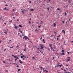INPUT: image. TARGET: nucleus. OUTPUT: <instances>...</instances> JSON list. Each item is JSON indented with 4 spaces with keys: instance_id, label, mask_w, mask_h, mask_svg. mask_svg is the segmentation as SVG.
Masks as SVG:
<instances>
[{
    "instance_id": "1",
    "label": "nucleus",
    "mask_w": 73,
    "mask_h": 73,
    "mask_svg": "<svg viewBox=\"0 0 73 73\" xmlns=\"http://www.w3.org/2000/svg\"><path fill=\"white\" fill-rule=\"evenodd\" d=\"M66 61L68 62V61H70V57H68L67 59V60Z\"/></svg>"
},
{
    "instance_id": "2",
    "label": "nucleus",
    "mask_w": 73,
    "mask_h": 73,
    "mask_svg": "<svg viewBox=\"0 0 73 73\" xmlns=\"http://www.w3.org/2000/svg\"><path fill=\"white\" fill-rule=\"evenodd\" d=\"M3 10H6V11H9V10L8 9H7V7H5V8L3 9Z\"/></svg>"
},
{
    "instance_id": "3",
    "label": "nucleus",
    "mask_w": 73,
    "mask_h": 73,
    "mask_svg": "<svg viewBox=\"0 0 73 73\" xmlns=\"http://www.w3.org/2000/svg\"><path fill=\"white\" fill-rule=\"evenodd\" d=\"M25 11H26V10L24 9L21 12L23 14H24V12H25Z\"/></svg>"
},
{
    "instance_id": "4",
    "label": "nucleus",
    "mask_w": 73,
    "mask_h": 73,
    "mask_svg": "<svg viewBox=\"0 0 73 73\" xmlns=\"http://www.w3.org/2000/svg\"><path fill=\"white\" fill-rule=\"evenodd\" d=\"M24 38H25V40H27V36L25 35L23 37V39H24Z\"/></svg>"
},
{
    "instance_id": "5",
    "label": "nucleus",
    "mask_w": 73,
    "mask_h": 73,
    "mask_svg": "<svg viewBox=\"0 0 73 73\" xmlns=\"http://www.w3.org/2000/svg\"><path fill=\"white\" fill-rule=\"evenodd\" d=\"M44 46H41V47L40 48V49H44Z\"/></svg>"
},
{
    "instance_id": "6",
    "label": "nucleus",
    "mask_w": 73,
    "mask_h": 73,
    "mask_svg": "<svg viewBox=\"0 0 73 73\" xmlns=\"http://www.w3.org/2000/svg\"><path fill=\"white\" fill-rule=\"evenodd\" d=\"M54 27H56V23H54Z\"/></svg>"
},
{
    "instance_id": "7",
    "label": "nucleus",
    "mask_w": 73,
    "mask_h": 73,
    "mask_svg": "<svg viewBox=\"0 0 73 73\" xmlns=\"http://www.w3.org/2000/svg\"><path fill=\"white\" fill-rule=\"evenodd\" d=\"M62 32H63V33H64V34H65V31H64V30H62Z\"/></svg>"
},
{
    "instance_id": "8",
    "label": "nucleus",
    "mask_w": 73,
    "mask_h": 73,
    "mask_svg": "<svg viewBox=\"0 0 73 73\" xmlns=\"http://www.w3.org/2000/svg\"><path fill=\"white\" fill-rule=\"evenodd\" d=\"M14 28L16 29H17V27L15 25H14Z\"/></svg>"
},
{
    "instance_id": "9",
    "label": "nucleus",
    "mask_w": 73,
    "mask_h": 73,
    "mask_svg": "<svg viewBox=\"0 0 73 73\" xmlns=\"http://www.w3.org/2000/svg\"><path fill=\"white\" fill-rule=\"evenodd\" d=\"M43 71L44 72H45V71H46V73H48V71H47L46 70H44Z\"/></svg>"
},
{
    "instance_id": "10",
    "label": "nucleus",
    "mask_w": 73,
    "mask_h": 73,
    "mask_svg": "<svg viewBox=\"0 0 73 73\" xmlns=\"http://www.w3.org/2000/svg\"><path fill=\"white\" fill-rule=\"evenodd\" d=\"M52 46H53L52 44H50V48H52Z\"/></svg>"
},
{
    "instance_id": "11",
    "label": "nucleus",
    "mask_w": 73,
    "mask_h": 73,
    "mask_svg": "<svg viewBox=\"0 0 73 73\" xmlns=\"http://www.w3.org/2000/svg\"><path fill=\"white\" fill-rule=\"evenodd\" d=\"M19 62H20V63H23V61H22L20 60H19Z\"/></svg>"
},
{
    "instance_id": "12",
    "label": "nucleus",
    "mask_w": 73,
    "mask_h": 73,
    "mask_svg": "<svg viewBox=\"0 0 73 73\" xmlns=\"http://www.w3.org/2000/svg\"><path fill=\"white\" fill-rule=\"evenodd\" d=\"M4 33H5L6 35H7V31H5V32H4Z\"/></svg>"
},
{
    "instance_id": "13",
    "label": "nucleus",
    "mask_w": 73,
    "mask_h": 73,
    "mask_svg": "<svg viewBox=\"0 0 73 73\" xmlns=\"http://www.w3.org/2000/svg\"><path fill=\"white\" fill-rule=\"evenodd\" d=\"M43 41L44 42V43H45V42H46L45 41V39H43Z\"/></svg>"
},
{
    "instance_id": "14",
    "label": "nucleus",
    "mask_w": 73,
    "mask_h": 73,
    "mask_svg": "<svg viewBox=\"0 0 73 73\" xmlns=\"http://www.w3.org/2000/svg\"><path fill=\"white\" fill-rule=\"evenodd\" d=\"M19 27H20V28H22V26H21V25H19Z\"/></svg>"
},
{
    "instance_id": "15",
    "label": "nucleus",
    "mask_w": 73,
    "mask_h": 73,
    "mask_svg": "<svg viewBox=\"0 0 73 73\" xmlns=\"http://www.w3.org/2000/svg\"><path fill=\"white\" fill-rule=\"evenodd\" d=\"M47 9H48V11H49V7H48Z\"/></svg>"
},
{
    "instance_id": "16",
    "label": "nucleus",
    "mask_w": 73,
    "mask_h": 73,
    "mask_svg": "<svg viewBox=\"0 0 73 73\" xmlns=\"http://www.w3.org/2000/svg\"><path fill=\"white\" fill-rule=\"evenodd\" d=\"M21 70V69H18L17 70H18V72H20V71Z\"/></svg>"
},
{
    "instance_id": "17",
    "label": "nucleus",
    "mask_w": 73,
    "mask_h": 73,
    "mask_svg": "<svg viewBox=\"0 0 73 73\" xmlns=\"http://www.w3.org/2000/svg\"><path fill=\"white\" fill-rule=\"evenodd\" d=\"M61 10L60 9L58 8H57V10H58V11H59V10Z\"/></svg>"
},
{
    "instance_id": "18",
    "label": "nucleus",
    "mask_w": 73,
    "mask_h": 73,
    "mask_svg": "<svg viewBox=\"0 0 73 73\" xmlns=\"http://www.w3.org/2000/svg\"><path fill=\"white\" fill-rule=\"evenodd\" d=\"M61 52H65V51L64 50H62V51H61Z\"/></svg>"
},
{
    "instance_id": "19",
    "label": "nucleus",
    "mask_w": 73,
    "mask_h": 73,
    "mask_svg": "<svg viewBox=\"0 0 73 73\" xmlns=\"http://www.w3.org/2000/svg\"><path fill=\"white\" fill-rule=\"evenodd\" d=\"M31 11H34V9H31Z\"/></svg>"
},
{
    "instance_id": "20",
    "label": "nucleus",
    "mask_w": 73,
    "mask_h": 73,
    "mask_svg": "<svg viewBox=\"0 0 73 73\" xmlns=\"http://www.w3.org/2000/svg\"><path fill=\"white\" fill-rule=\"evenodd\" d=\"M40 27H41V25H40V26H38V28H40Z\"/></svg>"
},
{
    "instance_id": "21",
    "label": "nucleus",
    "mask_w": 73,
    "mask_h": 73,
    "mask_svg": "<svg viewBox=\"0 0 73 73\" xmlns=\"http://www.w3.org/2000/svg\"><path fill=\"white\" fill-rule=\"evenodd\" d=\"M68 3H71V1H70V0L68 1Z\"/></svg>"
},
{
    "instance_id": "22",
    "label": "nucleus",
    "mask_w": 73,
    "mask_h": 73,
    "mask_svg": "<svg viewBox=\"0 0 73 73\" xmlns=\"http://www.w3.org/2000/svg\"><path fill=\"white\" fill-rule=\"evenodd\" d=\"M62 66V65H59V66H60V68H61V66Z\"/></svg>"
},
{
    "instance_id": "23",
    "label": "nucleus",
    "mask_w": 73,
    "mask_h": 73,
    "mask_svg": "<svg viewBox=\"0 0 73 73\" xmlns=\"http://www.w3.org/2000/svg\"><path fill=\"white\" fill-rule=\"evenodd\" d=\"M23 58V56H21V58Z\"/></svg>"
},
{
    "instance_id": "24",
    "label": "nucleus",
    "mask_w": 73,
    "mask_h": 73,
    "mask_svg": "<svg viewBox=\"0 0 73 73\" xmlns=\"http://www.w3.org/2000/svg\"><path fill=\"white\" fill-rule=\"evenodd\" d=\"M7 50V49H4L3 50V51H4V52H5V51Z\"/></svg>"
},
{
    "instance_id": "25",
    "label": "nucleus",
    "mask_w": 73,
    "mask_h": 73,
    "mask_svg": "<svg viewBox=\"0 0 73 73\" xmlns=\"http://www.w3.org/2000/svg\"><path fill=\"white\" fill-rule=\"evenodd\" d=\"M62 55H65V54H64V52L62 53Z\"/></svg>"
},
{
    "instance_id": "26",
    "label": "nucleus",
    "mask_w": 73,
    "mask_h": 73,
    "mask_svg": "<svg viewBox=\"0 0 73 73\" xmlns=\"http://www.w3.org/2000/svg\"><path fill=\"white\" fill-rule=\"evenodd\" d=\"M64 14H65V16H66V15H67V14L66 13H65Z\"/></svg>"
},
{
    "instance_id": "27",
    "label": "nucleus",
    "mask_w": 73,
    "mask_h": 73,
    "mask_svg": "<svg viewBox=\"0 0 73 73\" xmlns=\"http://www.w3.org/2000/svg\"><path fill=\"white\" fill-rule=\"evenodd\" d=\"M5 6H6V7H8V5L6 4V5H5Z\"/></svg>"
},
{
    "instance_id": "28",
    "label": "nucleus",
    "mask_w": 73,
    "mask_h": 73,
    "mask_svg": "<svg viewBox=\"0 0 73 73\" xmlns=\"http://www.w3.org/2000/svg\"><path fill=\"white\" fill-rule=\"evenodd\" d=\"M13 46H12V47H10V48H13Z\"/></svg>"
},
{
    "instance_id": "29",
    "label": "nucleus",
    "mask_w": 73,
    "mask_h": 73,
    "mask_svg": "<svg viewBox=\"0 0 73 73\" xmlns=\"http://www.w3.org/2000/svg\"><path fill=\"white\" fill-rule=\"evenodd\" d=\"M41 23H40V24H41L42 23V21H41Z\"/></svg>"
},
{
    "instance_id": "30",
    "label": "nucleus",
    "mask_w": 73,
    "mask_h": 73,
    "mask_svg": "<svg viewBox=\"0 0 73 73\" xmlns=\"http://www.w3.org/2000/svg\"><path fill=\"white\" fill-rule=\"evenodd\" d=\"M27 38L29 40V38H28V37H27Z\"/></svg>"
},
{
    "instance_id": "31",
    "label": "nucleus",
    "mask_w": 73,
    "mask_h": 73,
    "mask_svg": "<svg viewBox=\"0 0 73 73\" xmlns=\"http://www.w3.org/2000/svg\"><path fill=\"white\" fill-rule=\"evenodd\" d=\"M67 53H68V54H69L70 52H68Z\"/></svg>"
},
{
    "instance_id": "32",
    "label": "nucleus",
    "mask_w": 73,
    "mask_h": 73,
    "mask_svg": "<svg viewBox=\"0 0 73 73\" xmlns=\"http://www.w3.org/2000/svg\"><path fill=\"white\" fill-rule=\"evenodd\" d=\"M20 37L21 38H22V37L21 36V35H20Z\"/></svg>"
},
{
    "instance_id": "33",
    "label": "nucleus",
    "mask_w": 73,
    "mask_h": 73,
    "mask_svg": "<svg viewBox=\"0 0 73 73\" xmlns=\"http://www.w3.org/2000/svg\"><path fill=\"white\" fill-rule=\"evenodd\" d=\"M36 53H39V52H37V51L36 52Z\"/></svg>"
},
{
    "instance_id": "34",
    "label": "nucleus",
    "mask_w": 73,
    "mask_h": 73,
    "mask_svg": "<svg viewBox=\"0 0 73 73\" xmlns=\"http://www.w3.org/2000/svg\"><path fill=\"white\" fill-rule=\"evenodd\" d=\"M20 32H21V33H23V32H22V31H20Z\"/></svg>"
},
{
    "instance_id": "35",
    "label": "nucleus",
    "mask_w": 73,
    "mask_h": 73,
    "mask_svg": "<svg viewBox=\"0 0 73 73\" xmlns=\"http://www.w3.org/2000/svg\"><path fill=\"white\" fill-rule=\"evenodd\" d=\"M21 55H22V56L23 55V54L21 53V54L20 56H21Z\"/></svg>"
},
{
    "instance_id": "36",
    "label": "nucleus",
    "mask_w": 73,
    "mask_h": 73,
    "mask_svg": "<svg viewBox=\"0 0 73 73\" xmlns=\"http://www.w3.org/2000/svg\"><path fill=\"white\" fill-rule=\"evenodd\" d=\"M16 59H19V57H17L16 58Z\"/></svg>"
},
{
    "instance_id": "37",
    "label": "nucleus",
    "mask_w": 73,
    "mask_h": 73,
    "mask_svg": "<svg viewBox=\"0 0 73 73\" xmlns=\"http://www.w3.org/2000/svg\"><path fill=\"white\" fill-rule=\"evenodd\" d=\"M54 33H55V35H56V32H54Z\"/></svg>"
},
{
    "instance_id": "38",
    "label": "nucleus",
    "mask_w": 73,
    "mask_h": 73,
    "mask_svg": "<svg viewBox=\"0 0 73 73\" xmlns=\"http://www.w3.org/2000/svg\"><path fill=\"white\" fill-rule=\"evenodd\" d=\"M29 3H31V1H29Z\"/></svg>"
},
{
    "instance_id": "39",
    "label": "nucleus",
    "mask_w": 73,
    "mask_h": 73,
    "mask_svg": "<svg viewBox=\"0 0 73 73\" xmlns=\"http://www.w3.org/2000/svg\"><path fill=\"white\" fill-rule=\"evenodd\" d=\"M60 35H59V36H57V37H60Z\"/></svg>"
},
{
    "instance_id": "40",
    "label": "nucleus",
    "mask_w": 73,
    "mask_h": 73,
    "mask_svg": "<svg viewBox=\"0 0 73 73\" xmlns=\"http://www.w3.org/2000/svg\"><path fill=\"white\" fill-rule=\"evenodd\" d=\"M51 50H52V49H53V47H51Z\"/></svg>"
},
{
    "instance_id": "41",
    "label": "nucleus",
    "mask_w": 73,
    "mask_h": 73,
    "mask_svg": "<svg viewBox=\"0 0 73 73\" xmlns=\"http://www.w3.org/2000/svg\"><path fill=\"white\" fill-rule=\"evenodd\" d=\"M62 22L63 23V24H64V23H65V22H64V21H62Z\"/></svg>"
},
{
    "instance_id": "42",
    "label": "nucleus",
    "mask_w": 73,
    "mask_h": 73,
    "mask_svg": "<svg viewBox=\"0 0 73 73\" xmlns=\"http://www.w3.org/2000/svg\"><path fill=\"white\" fill-rule=\"evenodd\" d=\"M58 45H61V44H60V43H59L58 44Z\"/></svg>"
},
{
    "instance_id": "43",
    "label": "nucleus",
    "mask_w": 73,
    "mask_h": 73,
    "mask_svg": "<svg viewBox=\"0 0 73 73\" xmlns=\"http://www.w3.org/2000/svg\"><path fill=\"white\" fill-rule=\"evenodd\" d=\"M23 50L24 51H26V49H24V50Z\"/></svg>"
},
{
    "instance_id": "44",
    "label": "nucleus",
    "mask_w": 73,
    "mask_h": 73,
    "mask_svg": "<svg viewBox=\"0 0 73 73\" xmlns=\"http://www.w3.org/2000/svg\"><path fill=\"white\" fill-rule=\"evenodd\" d=\"M32 58H33V59H35V57H33Z\"/></svg>"
},
{
    "instance_id": "45",
    "label": "nucleus",
    "mask_w": 73,
    "mask_h": 73,
    "mask_svg": "<svg viewBox=\"0 0 73 73\" xmlns=\"http://www.w3.org/2000/svg\"><path fill=\"white\" fill-rule=\"evenodd\" d=\"M3 63H5V62L4 61H3Z\"/></svg>"
},
{
    "instance_id": "46",
    "label": "nucleus",
    "mask_w": 73,
    "mask_h": 73,
    "mask_svg": "<svg viewBox=\"0 0 73 73\" xmlns=\"http://www.w3.org/2000/svg\"><path fill=\"white\" fill-rule=\"evenodd\" d=\"M29 23H30V24H31V22L30 21H29Z\"/></svg>"
},
{
    "instance_id": "47",
    "label": "nucleus",
    "mask_w": 73,
    "mask_h": 73,
    "mask_svg": "<svg viewBox=\"0 0 73 73\" xmlns=\"http://www.w3.org/2000/svg\"><path fill=\"white\" fill-rule=\"evenodd\" d=\"M23 57H25V56H24V55H23Z\"/></svg>"
},
{
    "instance_id": "48",
    "label": "nucleus",
    "mask_w": 73,
    "mask_h": 73,
    "mask_svg": "<svg viewBox=\"0 0 73 73\" xmlns=\"http://www.w3.org/2000/svg\"><path fill=\"white\" fill-rule=\"evenodd\" d=\"M19 31H21V30H20V29H19Z\"/></svg>"
},
{
    "instance_id": "49",
    "label": "nucleus",
    "mask_w": 73,
    "mask_h": 73,
    "mask_svg": "<svg viewBox=\"0 0 73 73\" xmlns=\"http://www.w3.org/2000/svg\"><path fill=\"white\" fill-rule=\"evenodd\" d=\"M40 40H42V37H41V38H40Z\"/></svg>"
},
{
    "instance_id": "50",
    "label": "nucleus",
    "mask_w": 73,
    "mask_h": 73,
    "mask_svg": "<svg viewBox=\"0 0 73 73\" xmlns=\"http://www.w3.org/2000/svg\"><path fill=\"white\" fill-rule=\"evenodd\" d=\"M48 50L49 51H50V49H49V48H48Z\"/></svg>"
},
{
    "instance_id": "51",
    "label": "nucleus",
    "mask_w": 73,
    "mask_h": 73,
    "mask_svg": "<svg viewBox=\"0 0 73 73\" xmlns=\"http://www.w3.org/2000/svg\"><path fill=\"white\" fill-rule=\"evenodd\" d=\"M23 60H25V58H23Z\"/></svg>"
},
{
    "instance_id": "52",
    "label": "nucleus",
    "mask_w": 73,
    "mask_h": 73,
    "mask_svg": "<svg viewBox=\"0 0 73 73\" xmlns=\"http://www.w3.org/2000/svg\"><path fill=\"white\" fill-rule=\"evenodd\" d=\"M70 20H71L70 19V18H69V21H70Z\"/></svg>"
},
{
    "instance_id": "53",
    "label": "nucleus",
    "mask_w": 73,
    "mask_h": 73,
    "mask_svg": "<svg viewBox=\"0 0 73 73\" xmlns=\"http://www.w3.org/2000/svg\"><path fill=\"white\" fill-rule=\"evenodd\" d=\"M15 61H17V59H15Z\"/></svg>"
},
{
    "instance_id": "54",
    "label": "nucleus",
    "mask_w": 73,
    "mask_h": 73,
    "mask_svg": "<svg viewBox=\"0 0 73 73\" xmlns=\"http://www.w3.org/2000/svg\"><path fill=\"white\" fill-rule=\"evenodd\" d=\"M19 66H18V65H17V67H19Z\"/></svg>"
},
{
    "instance_id": "55",
    "label": "nucleus",
    "mask_w": 73,
    "mask_h": 73,
    "mask_svg": "<svg viewBox=\"0 0 73 73\" xmlns=\"http://www.w3.org/2000/svg\"><path fill=\"white\" fill-rule=\"evenodd\" d=\"M12 56H13V57H14V56H14L13 55H12Z\"/></svg>"
},
{
    "instance_id": "56",
    "label": "nucleus",
    "mask_w": 73,
    "mask_h": 73,
    "mask_svg": "<svg viewBox=\"0 0 73 73\" xmlns=\"http://www.w3.org/2000/svg\"><path fill=\"white\" fill-rule=\"evenodd\" d=\"M41 53H42V54H43V52H42H42Z\"/></svg>"
},
{
    "instance_id": "57",
    "label": "nucleus",
    "mask_w": 73,
    "mask_h": 73,
    "mask_svg": "<svg viewBox=\"0 0 73 73\" xmlns=\"http://www.w3.org/2000/svg\"><path fill=\"white\" fill-rule=\"evenodd\" d=\"M50 0H49L48 1V2H50Z\"/></svg>"
},
{
    "instance_id": "58",
    "label": "nucleus",
    "mask_w": 73,
    "mask_h": 73,
    "mask_svg": "<svg viewBox=\"0 0 73 73\" xmlns=\"http://www.w3.org/2000/svg\"><path fill=\"white\" fill-rule=\"evenodd\" d=\"M14 58H16V56H14Z\"/></svg>"
},
{
    "instance_id": "59",
    "label": "nucleus",
    "mask_w": 73,
    "mask_h": 73,
    "mask_svg": "<svg viewBox=\"0 0 73 73\" xmlns=\"http://www.w3.org/2000/svg\"><path fill=\"white\" fill-rule=\"evenodd\" d=\"M22 35L23 36H24V34H22Z\"/></svg>"
},
{
    "instance_id": "60",
    "label": "nucleus",
    "mask_w": 73,
    "mask_h": 73,
    "mask_svg": "<svg viewBox=\"0 0 73 73\" xmlns=\"http://www.w3.org/2000/svg\"><path fill=\"white\" fill-rule=\"evenodd\" d=\"M4 24H5V25H6V23H4Z\"/></svg>"
},
{
    "instance_id": "61",
    "label": "nucleus",
    "mask_w": 73,
    "mask_h": 73,
    "mask_svg": "<svg viewBox=\"0 0 73 73\" xmlns=\"http://www.w3.org/2000/svg\"><path fill=\"white\" fill-rule=\"evenodd\" d=\"M1 41L0 40V43H1Z\"/></svg>"
},
{
    "instance_id": "62",
    "label": "nucleus",
    "mask_w": 73,
    "mask_h": 73,
    "mask_svg": "<svg viewBox=\"0 0 73 73\" xmlns=\"http://www.w3.org/2000/svg\"><path fill=\"white\" fill-rule=\"evenodd\" d=\"M61 69L62 70H63V69L62 68H61Z\"/></svg>"
},
{
    "instance_id": "63",
    "label": "nucleus",
    "mask_w": 73,
    "mask_h": 73,
    "mask_svg": "<svg viewBox=\"0 0 73 73\" xmlns=\"http://www.w3.org/2000/svg\"><path fill=\"white\" fill-rule=\"evenodd\" d=\"M67 73H70V72H67Z\"/></svg>"
},
{
    "instance_id": "64",
    "label": "nucleus",
    "mask_w": 73,
    "mask_h": 73,
    "mask_svg": "<svg viewBox=\"0 0 73 73\" xmlns=\"http://www.w3.org/2000/svg\"><path fill=\"white\" fill-rule=\"evenodd\" d=\"M66 66H68V64H66Z\"/></svg>"
}]
</instances>
